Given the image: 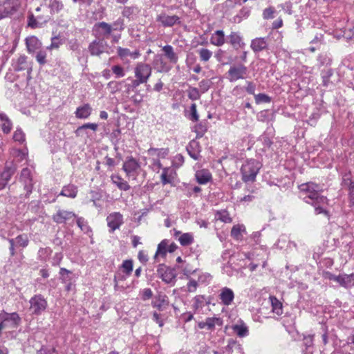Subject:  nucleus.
Here are the masks:
<instances>
[{
    "label": "nucleus",
    "instance_id": "1",
    "mask_svg": "<svg viewBox=\"0 0 354 354\" xmlns=\"http://www.w3.org/2000/svg\"><path fill=\"white\" fill-rule=\"evenodd\" d=\"M301 197L304 201L315 208L316 214H324L329 216L326 210L328 199L319 193V185L313 183H307L300 185Z\"/></svg>",
    "mask_w": 354,
    "mask_h": 354
},
{
    "label": "nucleus",
    "instance_id": "2",
    "mask_svg": "<svg viewBox=\"0 0 354 354\" xmlns=\"http://www.w3.org/2000/svg\"><path fill=\"white\" fill-rule=\"evenodd\" d=\"M261 167V163L255 159L246 160L241 167L242 180L244 183L254 182Z\"/></svg>",
    "mask_w": 354,
    "mask_h": 354
},
{
    "label": "nucleus",
    "instance_id": "3",
    "mask_svg": "<svg viewBox=\"0 0 354 354\" xmlns=\"http://www.w3.org/2000/svg\"><path fill=\"white\" fill-rule=\"evenodd\" d=\"M122 169L128 178L136 180L140 173L141 163L132 156H128L123 162Z\"/></svg>",
    "mask_w": 354,
    "mask_h": 354
},
{
    "label": "nucleus",
    "instance_id": "4",
    "mask_svg": "<svg viewBox=\"0 0 354 354\" xmlns=\"http://www.w3.org/2000/svg\"><path fill=\"white\" fill-rule=\"evenodd\" d=\"M227 79L230 82H234L239 80L246 79L248 75V68L241 64L232 65L227 73Z\"/></svg>",
    "mask_w": 354,
    "mask_h": 354
},
{
    "label": "nucleus",
    "instance_id": "5",
    "mask_svg": "<svg viewBox=\"0 0 354 354\" xmlns=\"http://www.w3.org/2000/svg\"><path fill=\"white\" fill-rule=\"evenodd\" d=\"M19 182L21 183L24 187V189L26 191L24 198H29L34 186L32 175L30 169L26 167L21 170L19 176Z\"/></svg>",
    "mask_w": 354,
    "mask_h": 354
},
{
    "label": "nucleus",
    "instance_id": "6",
    "mask_svg": "<svg viewBox=\"0 0 354 354\" xmlns=\"http://www.w3.org/2000/svg\"><path fill=\"white\" fill-rule=\"evenodd\" d=\"M30 310L32 315H40L48 306L47 301L40 294L35 295L29 301Z\"/></svg>",
    "mask_w": 354,
    "mask_h": 354
},
{
    "label": "nucleus",
    "instance_id": "7",
    "mask_svg": "<svg viewBox=\"0 0 354 354\" xmlns=\"http://www.w3.org/2000/svg\"><path fill=\"white\" fill-rule=\"evenodd\" d=\"M20 6V0H6L0 4V19L14 15Z\"/></svg>",
    "mask_w": 354,
    "mask_h": 354
},
{
    "label": "nucleus",
    "instance_id": "8",
    "mask_svg": "<svg viewBox=\"0 0 354 354\" xmlns=\"http://www.w3.org/2000/svg\"><path fill=\"white\" fill-rule=\"evenodd\" d=\"M77 216L73 212L59 209L53 215L52 219L57 224L73 225Z\"/></svg>",
    "mask_w": 354,
    "mask_h": 354
},
{
    "label": "nucleus",
    "instance_id": "9",
    "mask_svg": "<svg viewBox=\"0 0 354 354\" xmlns=\"http://www.w3.org/2000/svg\"><path fill=\"white\" fill-rule=\"evenodd\" d=\"M157 274L167 284L174 286L176 281V273L175 270L164 264H160L158 266Z\"/></svg>",
    "mask_w": 354,
    "mask_h": 354
},
{
    "label": "nucleus",
    "instance_id": "10",
    "mask_svg": "<svg viewBox=\"0 0 354 354\" xmlns=\"http://www.w3.org/2000/svg\"><path fill=\"white\" fill-rule=\"evenodd\" d=\"M327 274V277L329 280L338 283L341 286L345 288L354 287V274H340L339 275H335L331 273H328Z\"/></svg>",
    "mask_w": 354,
    "mask_h": 354
},
{
    "label": "nucleus",
    "instance_id": "11",
    "mask_svg": "<svg viewBox=\"0 0 354 354\" xmlns=\"http://www.w3.org/2000/svg\"><path fill=\"white\" fill-rule=\"evenodd\" d=\"M152 73L151 66L147 63L138 62L134 68L136 78H139L147 83Z\"/></svg>",
    "mask_w": 354,
    "mask_h": 354
},
{
    "label": "nucleus",
    "instance_id": "12",
    "mask_svg": "<svg viewBox=\"0 0 354 354\" xmlns=\"http://www.w3.org/2000/svg\"><path fill=\"white\" fill-rule=\"evenodd\" d=\"M108 44L104 38L96 39L89 44L88 49L91 55L100 56L104 53H108Z\"/></svg>",
    "mask_w": 354,
    "mask_h": 354
},
{
    "label": "nucleus",
    "instance_id": "13",
    "mask_svg": "<svg viewBox=\"0 0 354 354\" xmlns=\"http://www.w3.org/2000/svg\"><path fill=\"white\" fill-rule=\"evenodd\" d=\"M17 170V166L13 162L6 163L3 171L0 175V190L4 189Z\"/></svg>",
    "mask_w": 354,
    "mask_h": 354
},
{
    "label": "nucleus",
    "instance_id": "14",
    "mask_svg": "<svg viewBox=\"0 0 354 354\" xmlns=\"http://www.w3.org/2000/svg\"><path fill=\"white\" fill-rule=\"evenodd\" d=\"M156 21L163 27H172L174 25H180L181 21L177 15H169L162 12L156 17Z\"/></svg>",
    "mask_w": 354,
    "mask_h": 354
},
{
    "label": "nucleus",
    "instance_id": "15",
    "mask_svg": "<svg viewBox=\"0 0 354 354\" xmlns=\"http://www.w3.org/2000/svg\"><path fill=\"white\" fill-rule=\"evenodd\" d=\"M16 71H26L28 79H30V74L32 71V64L27 61V57L24 55H20L12 64Z\"/></svg>",
    "mask_w": 354,
    "mask_h": 354
},
{
    "label": "nucleus",
    "instance_id": "16",
    "mask_svg": "<svg viewBox=\"0 0 354 354\" xmlns=\"http://www.w3.org/2000/svg\"><path fill=\"white\" fill-rule=\"evenodd\" d=\"M341 185L348 189L349 206H354V180H352L350 173H346L343 175Z\"/></svg>",
    "mask_w": 354,
    "mask_h": 354
},
{
    "label": "nucleus",
    "instance_id": "17",
    "mask_svg": "<svg viewBox=\"0 0 354 354\" xmlns=\"http://www.w3.org/2000/svg\"><path fill=\"white\" fill-rule=\"evenodd\" d=\"M10 252L11 256L15 254V247L24 248L28 246L29 240L28 236L25 234H20L15 239H9Z\"/></svg>",
    "mask_w": 354,
    "mask_h": 354
},
{
    "label": "nucleus",
    "instance_id": "18",
    "mask_svg": "<svg viewBox=\"0 0 354 354\" xmlns=\"http://www.w3.org/2000/svg\"><path fill=\"white\" fill-rule=\"evenodd\" d=\"M106 221L107 225L110 228V232H113L122 225L123 216L119 212H114L107 216Z\"/></svg>",
    "mask_w": 354,
    "mask_h": 354
},
{
    "label": "nucleus",
    "instance_id": "19",
    "mask_svg": "<svg viewBox=\"0 0 354 354\" xmlns=\"http://www.w3.org/2000/svg\"><path fill=\"white\" fill-rule=\"evenodd\" d=\"M268 47V37H257L252 39L250 43V48L255 53L266 50Z\"/></svg>",
    "mask_w": 354,
    "mask_h": 354
},
{
    "label": "nucleus",
    "instance_id": "20",
    "mask_svg": "<svg viewBox=\"0 0 354 354\" xmlns=\"http://www.w3.org/2000/svg\"><path fill=\"white\" fill-rule=\"evenodd\" d=\"M188 154L194 160H197L200 158L201 147L200 143L196 140H191L186 147Z\"/></svg>",
    "mask_w": 354,
    "mask_h": 354
},
{
    "label": "nucleus",
    "instance_id": "21",
    "mask_svg": "<svg viewBox=\"0 0 354 354\" xmlns=\"http://www.w3.org/2000/svg\"><path fill=\"white\" fill-rule=\"evenodd\" d=\"M219 299L223 305L230 306L232 304L234 299V293L231 288L224 287L221 289Z\"/></svg>",
    "mask_w": 354,
    "mask_h": 354
},
{
    "label": "nucleus",
    "instance_id": "22",
    "mask_svg": "<svg viewBox=\"0 0 354 354\" xmlns=\"http://www.w3.org/2000/svg\"><path fill=\"white\" fill-rule=\"evenodd\" d=\"M94 30L102 37L107 38L112 32V26L106 22L102 21L95 24Z\"/></svg>",
    "mask_w": 354,
    "mask_h": 354
},
{
    "label": "nucleus",
    "instance_id": "23",
    "mask_svg": "<svg viewBox=\"0 0 354 354\" xmlns=\"http://www.w3.org/2000/svg\"><path fill=\"white\" fill-rule=\"evenodd\" d=\"M117 53L118 57L124 62H125L129 57L133 59H136L140 55L138 50L131 52L129 48H124L120 46L117 48Z\"/></svg>",
    "mask_w": 354,
    "mask_h": 354
},
{
    "label": "nucleus",
    "instance_id": "24",
    "mask_svg": "<svg viewBox=\"0 0 354 354\" xmlns=\"http://www.w3.org/2000/svg\"><path fill=\"white\" fill-rule=\"evenodd\" d=\"M98 124L96 123H86L84 124L77 128V129L75 131V133L76 136H86L87 137L89 136L88 129H90L93 131V132H95L97 130Z\"/></svg>",
    "mask_w": 354,
    "mask_h": 354
},
{
    "label": "nucleus",
    "instance_id": "25",
    "mask_svg": "<svg viewBox=\"0 0 354 354\" xmlns=\"http://www.w3.org/2000/svg\"><path fill=\"white\" fill-rule=\"evenodd\" d=\"M12 129V122L8 116L3 112L0 111V130L5 134L10 133Z\"/></svg>",
    "mask_w": 354,
    "mask_h": 354
},
{
    "label": "nucleus",
    "instance_id": "26",
    "mask_svg": "<svg viewBox=\"0 0 354 354\" xmlns=\"http://www.w3.org/2000/svg\"><path fill=\"white\" fill-rule=\"evenodd\" d=\"M195 178L198 183L205 185L212 179V174L208 169L197 170L195 173Z\"/></svg>",
    "mask_w": 354,
    "mask_h": 354
},
{
    "label": "nucleus",
    "instance_id": "27",
    "mask_svg": "<svg viewBox=\"0 0 354 354\" xmlns=\"http://www.w3.org/2000/svg\"><path fill=\"white\" fill-rule=\"evenodd\" d=\"M26 45L28 52L34 53L40 49L41 43L36 37L32 36L26 39Z\"/></svg>",
    "mask_w": 354,
    "mask_h": 354
},
{
    "label": "nucleus",
    "instance_id": "28",
    "mask_svg": "<svg viewBox=\"0 0 354 354\" xmlns=\"http://www.w3.org/2000/svg\"><path fill=\"white\" fill-rule=\"evenodd\" d=\"M241 346L236 341L230 339L227 345L222 348V354H236L241 353Z\"/></svg>",
    "mask_w": 354,
    "mask_h": 354
},
{
    "label": "nucleus",
    "instance_id": "29",
    "mask_svg": "<svg viewBox=\"0 0 354 354\" xmlns=\"http://www.w3.org/2000/svg\"><path fill=\"white\" fill-rule=\"evenodd\" d=\"M227 39L229 43L236 49L243 48L245 46L241 36L237 32H232L227 36Z\"/></svg>",
    "mask_w": 354,
    "mask_h": 354
},
{
    "label": "nucleus",
    "instance_id": "30",
    "mask_svg": "<svg viewBox=\"0 0 354 354\" xmlns=\"http://www.w3.org/2000/svg\"><path fill=\"white\" fill-rule=\"evenodd\" d=\"M210 43L216 46H221L225 43V36L222 30H217L212 34Z\"/></svg>",
    "mask_w": 354,
    "mask_h": 354
},
{
    "label": "nucleus",
    "instance_id": "31",
    "mask_svg": "<svg viewBox=\"0 0 354 354\" xmlns=\"http://www.w3.org/2000/svg\"><path fill=\"white\" fill-rule=\"evenodd\" d=\"M92 113V108L88 104H84L76 109L75 117L78 119H87Z\"/></svg>",
    "mask_w": 354,
    "mask_h": 354
},
{
    "label": "nucleus",
    "instance_id": "32",
    "mask_svg": "<svg viewBox=\"0 0 354 354\" xmlns=\"http://www.w3.org/2000/svg\"><path fill=\"white\" fill-rule=\"evenodd\" d=\"M78 188L73 184H68L62 187L59 196L75 198L77 196Z\"/></svg>",
    "mask_w": 354,
    "mask_h": 354
},
{
    "label": "nucleus",
    "instance_id": "33",
    "mask_svg": "<svg viewBox=\"0 0 354 354\" xmlns=\"http://www.w3.org/2000/svg\"><path fill=\"white\" fill-rule=\"evenodd\" d=\"M168 297L165 294H158L155 300L152 301L151 305L153 308L159 310H162L167 306H168Z\"/></svg>",
    "mask_w": 354,
    "mask_h": 354
},
{
    "label": "nucleus",
    "instance_id": "34",
    "mask_svg": "<svg viewBox=\"0 0 354 354\" xmlns=\"http://www.w3.org/2000/svg\"><path fill=\"white\" fill-rule=\"evenodd\" d=\"M153 64L157 66V71L160 73H167L171 67L167 65V64L163 59L162 55H156L154 57Z\"/></svg>",
    "mask_w": 354,
    "mask_h": 354
},
{
    "label": "nucleus",
    "instance_id": "35",
    "mask_svg": "<svg viewBox=\"0 0 354 354\" xmlns=\"http://www.w3.org/2000/svg\"><path fill=\"white\" fill-rule=\"evenodd\" d=\"M175 172L171 167H165L160 175L161 182L163 185L172 183L174 178Z\"/></svg>",
    "mask_w": 354,
    "mask_h": 354
},
{
    "label": "nucleus",
    "instance_id": "36",
    "mask_svg": "<svg viewBox=\"0 0 354 354\" xmlns=\"http://www.w3.org/2000/svg\"><path fill=\"white\" fill-rule=\"evenodd\" d=\"M76 223L80 230L89 237L93 236V231L91 227L88 225V221L83 217L77 216Z\"/></svg>",
    "mask_w": 354,
    "mask_h": 354
},
{
    "label": "nucleus",
    "instance_id": "37",
    "mask_svg": "<svg viewBox=\"0 0 354 354\" xmlns=\"http://www.w3.org/2000/svg\"><path fill=\"white\" fill-rule=\"evenodd\" d=\"M162 50L164 52L165 57L172 64H176L178 60V55L174 52V48L171 45H166L162 47Z\"/></svg>",
    "mask_w": 354,
    "mask_h": 354
},
{
    "label": "nucleus",
    "instance_id": "38",
    "mask_svg": "<svg viewBox=\"0 0 354 354\" xmlns=\"http://www.w3.org/2000/svg\"><path fill=\"white\" fill-rule=\"evenodd\" d=\"M48 7L51 15L60 12L64 8L62 0H48Z\"/></svg>",
    "mask_w": 354,
    "mask_h": 354
},
{
    "label": "nucleus",
    "instance_id": "39",
    "mask_svg": "<svg viewBox=\"0 0 354 354\" xmlns=\"http://www.w3.org/2000/svg\"><path fill=\"white\" fill-rule=\"evenodd\" d=\"M111 180L120 190L127 191L130 189V186L128 183L119 175H112Z\"/></svg>",
    "mask_w": 354,
    "mask_h": 354
},
{
    "label": "nucleus",
    "instance_id": "40",
    "mask_svg": "<svg viewBox=\"0 0 354 354\" xmlns=\"http://www.w3.org/2000/svg\"><path fill=\"white\" fill-rule=\"evenodd\" d=\"M250 8L248 7H243L239 13L233 17L232 22L235 24L241 23L243 19H247L250 15Z\"/></svg>",
    "mask_w": 354,
    "mask_h": 354
},
{
    "label": "nucleus",
    "instance_id": "41",
    "mask_svg": "<svg viewBox=\"0 0 354 354\" xmlns=\"http://www.w3.org/2000/svg\"><path fill=\"white\" fill-rule=\"evenodd\" d=\"M269 299L272 306V311L277 315H281L283 313L281 302L274 296H270Z\"/></svg>",
    "mask_w": 354,
    "mask_h": 354
},
{
    "label": "nucleus",
    "instance_id": "42",
    "mask_svg": "<svg viewBox=\"0 0 354 354\" xmlns=\"http://www.w3.org/2000/svg\"><path fill=\"white\" fill-rule=\"evenodd\" d=\"M205 324L207 329L213 330L215 329L216 326H221L223 324V319L220 317H207L205 319Z\"/></svg>",
    "mask_w": 354,
    "mask_h": 354
},
{
    "label": "nucleus",
    "instance_id": "43",
    "mask_svg": "<svg viewBox=\"0 0 354 354\" xmlns=\"http://www.w3.org/2000/svg\"><path fill=\"white\" fill-rule=\"evenodd\" d=\"M234 332L240 337H244L248 335L249 330L248 326L243 322L240 324H235L232 326Z\"/></svg>",
    "mask_w": 354,
    "mask_h": 354
},
{
    "label": "nucleus",
    "instance_id": "44",
    "mask_svg": "<svg viewBox=\"0 0 354 354\" xmlns=\"http://www.w3.org/2000/svg\"><path fill=\"white\" fill-rule=\"evenodd\" d=\"M207 131L206 122H201L194 127V131L196 133V138H202Z\"/></svg>",
    "mask_w": 354,
    "mask_h": 354
},
{
    "label": "nucleus",
    "instance_id": "45",
    "mask_svg": "<svg viewBox=\"0 0 354 354\" xmlns=\"http://www.w3.org/2000/svg\"><path fill=\"white\" fill-rule=\"evenodd\" d=\"M185 116L192 122H198L199 120V115L197 112L196 104L193 103L189 107V111L185 113Z\"/></svg>",
    "mask_w": 354,
    "mask_h": 354
},
{
    "label": "nucleus",
    "instance_id": "46",
    "mask_svg": "<svg viewBox=\"0 0 354 354\" xmlns=\"http://www.w3.org/2000/svg\"><path fill=\"white\" fill-rule=\"evenodd\" d=\"M168 247V241L167 240H162L158 245L157 250L153 257L154 259H157L158 257L161 255L162 257L165 256L168 250L167 248Z\"/></svg>",
    "mask_w": 354,
    "mask_h": 354
},
{
    "label": "nucleus",
    "instance_id": "47",
    "mask_svg": "<svg viewBox=\"0 0 354 354\" xmlns=\"http://www.w3.org/2000/svg\"><path fill=\"white\" fill-rule=\"evenodd\" d=\"M169 153L168 149H157V148H150L148 149V153L151 156H156L158 158H165Z\"/></svg>",
    "mask_w": 354,
    "mask_h": 354
},
{
    "label": "nucleus",
    "instance_id": "48",
    "mask_svg": "<svg viewBox=\"0 0 354 354\" xmlns=\"http://www.w3.org/2000/svg\"><path fill=\"white\" fill-rule=\"evenodd\" d=\"M178 241L183 246H187L194 242V237L191 233H184L178 238Z\"/></svg>",
    "mask_w": 354,
    "mask_h": 354
},
{
    "label": "nucleus",
    "instance_id": "49",
    "mask_svg": "<svg viewBox=\"0 0 354 354\" xmlns=\"http://www.w3.org/2000/svg\"><path fill=\"white\" fill-rule=\"evenodd\" d=\"M122 272L127 274V275L130 276L133 271V261L132 260H125L122 262L120 269Z\"/></svg>",
    "mask_w": 354,
    "mask_h": 354
},
{
    "label": "nucleus",
    "instance_id": "50",
    "mask_svg": "<svg viewBox=\"0 0 354 354\" xmlns=\"http://www.w3.org/2000/svg\"><path fill=\"white\" fill-rule=\"evenodd\" d=\"M47 49H39L35 55V59L37 62L41 65L44 66L46 64V56H47Z\"/></svg>",
    "mask_w": 354,
    "mask_h": 354
},
{
    "label": "nucleus",
    "instance_id": "51",
    "mask_svg": "<svg viewBox=\"0 0 354 354\" xmlns=\"http://www.w3.org/2000/svg\"><path fill=\"white\" fill-rule=\"evenodd\" d=\"M245 228L243 225H236L233 226L231 230V236L236 239H241V232H245Z\"/></svg>",
    "mask_w": 354,
    "mask_h": 354
},
{
    "label": "nucleus",
    "instance_id": "52",
    "mask_svg": "<svg viewBox=\"0 0 354 354\" xmlns=\"http://www.w3.org/2000/svg\"><path fill=\"white\" fill-rule=\"evenodd\" d=\"M189 99L197 100L201 97V91L198 88L189 86L187 91Z\"/></svg>",
    "mask_w": 354,
    "mask_h": 354
},
{
    "label": "nucleus",
    "instance_id": "53",
    "mask_svg": "<svg viewBox=\"0 0 354 354\" xmlns=\"http://www.w3.org/2000/svg\"><path fill=\"white\" fill-rule=\"evenodd\" d=\"M198 53L201 61L204 62L209 61L212 56V52L207 48H201L198 50Z\"/></svg>",
    "mask_w": 354,
    "mask_h": 354
},
{
    "label": "nucleus",
    "instance_id": "54",
    "mask_svg": "<svg viewBox=\"0 0 354 354\" xmlns=\"http://www.w3.org/2000/svg\"><path fill=\"white\" fill-rule=\"evenodd\" d=\"M205 298L203 295H196L193 299L192 307L195 310L201 308L204 306Z\"/></svg>",
    "mask_w": 354,
    "mask_h": 354
},
{
    "label": "nucleus",
    "instance_id": "55",
    "mask_svg": "<svg viewBox=\"0 0 354 354\" xmlns=\"http://www.w3.org/2000/svg\"><path fill=\"white\" fill-rule=\"evenodd\" d=\"M333 74L332 69H328L322 73V84L324 86H328L330 84V79Z\"/></svg>",
    "mask_w": 354,
    "mask_h": 354
},
{
    "label": "nucleus",
    "instance_id": "56",
    "mask_svg": "<svg viewBox=\"0 0 354 354\" xmlns=\"http://www.w3.org/2000/svg\"><path fill=\"white\" fill-rule=\"evenodd\" d=\"M201 192V188L198 186H192L187 185L185 188V194L187 196L191 197L193 194H198Z\"/></svg>",
    "mask_w": 354,
    "mask_h": 354
},
{
    "label": "nucleus",
    "instance_id": "57",
    "mask_svg": "<svg viewBox=\"0 0 354 354\" xmlns=\"http://www.w3.org/2000/svg\"><path fill=\"white\" fill-rule=\"evenodd\" d=\"M113 73L115 75L116 78H121L125 76L124 68L120 65H113L111 67Z\"/></svg>",
    "mask_w": 354,
    "mask_h": 354
},
{
    "label": "nucleus",
    "instance_id": "58",
    "mask_svg": "<svg viewBox=\"0 0 354 354\" xmlns=\"http://www.w3.org/2000/svg\"><path fill=\"white\" fill-rule=\"evenodd\" d=\"M317 61L322 66L330 65L331 64L332 59L329 54L322 53L318 56Z\"/></svg>",
    "mask_w": 354,
    "mask_h": 354
},
{
    "label": "nucleus",
    "instance_id": "59",
    "mask_svg": "<svg viewBox=\"0 0 354 354\" xmlns=\"http://www.w3.org/2000/svg\"><path fill=\"white\" fill-rule=\"evenodd\" d=\"M199 91L202 93H206L212 86V82L210 80H203L199 82Z\"/></svg>",
    "mask_w": 354,
    "mask_h": 354
},
{
    "label": "nucleus",
    "instance_id": "60",
    "mask_svg": "<svg viewBox=\"0 0 354 354\" xmlns=\"http://www.w3.org/2000/svg\"><path fill=\"white\" fill-rule=\"evenodd\" d=\"M63 44V39L59 36H54L51 38V44L46 49L51 50L58 48Z\"/></svg>",
    "mask_w": 354,
    "mask_h": 354
},
{
    "label": "nucleus",
    "instance_id": "61",
    "mask_svg": "<svg viewBox=\"0 0 354 354\" xmlns=\"http://www.w3.org/2000/svg\"><path fill=\"white\" fill-rule=\"evenodd\" d=\"M254 99L257 104L269 103L271 102V97L265 93L254 95Z\"/></svg>",
    "mask_w": 354,
    "mask_h": 354
},
{
    "label": "nucleus",
    "instance_id": "62",
    "mask_svg": "<svg viewBox=\"0 0 354 354\" xmlns=\"http://www.w3.org/2000/svg\"><path fill=\"white\" fill-rule=\"evenodd\" d=\"M314 335H305L303 337V344L306 347V350H308L313 346Z\"/></svg>",
    "mask_w": 354,
    "mask_h": 354
},
{
    "label": "nucleus",
    "instance_id": "63",
    "mask_svg": "<svg viewBox=\"0 0 354 354\" xmlns=\"http://www.w3.org/2000/svg\"><path fill=\"white\" fill-rule=\"evenodd\" d=\"M136 10V6H125L122 12V16L130 19Z\"/></svg>",
    "mask_w": 354,
    "mask_h": 354
},
{
    "label": "nucleus",
    "instance_id": "64",
    "mask_svg": "<svg viewBox=\"0 0 354 354\" xmlns=\"http://www.w3.org/2000/svg\"><path fill=\"white\" fill-rule=\"evenodd\" d=\"M13 139L16 142L22 143L25 141V133L21 129L17 128L13 134Z\"/></svg>",
    "mask_w": 354,
    "mask_h": 354
}]
</instances>
